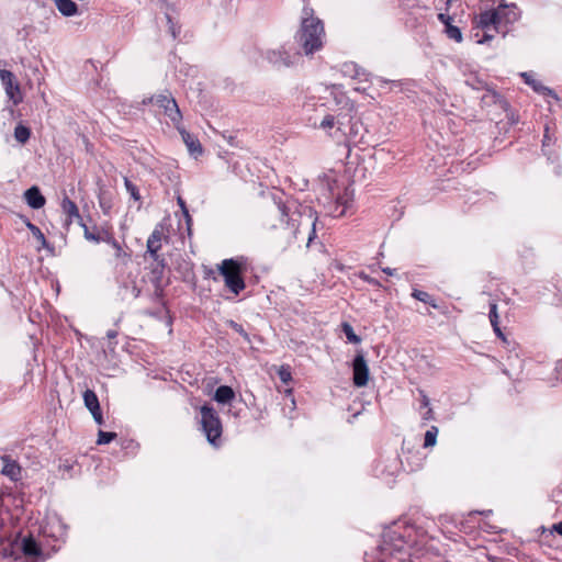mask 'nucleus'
I'll return each instance as SVG.
<instances>
[{
    "mask_svg": "<svg viewBox=\"0 0 562 562\" xmlns=\"http://www.w3.org/2000/svg\"><path fill=\"white\" fill-rule=\"evenodd\" d=\"M124 183H125L126 190L131 193V195L136 201L139 200V194H138L136 187L127 178L124 179Z\"/></svg>",
    "mask_w": 562,
    "mask_h": 562,
    "instance_id": "29",
    "label": "nucleus"
},
{
    "mask_svg": "<svg viewBox=\"0 0 562 562\" xmlns=\"http://www.w3.org/2000/svg\"><path fill=\"white\" fill-rule=\"evenodd\" d=\"M554 529L558 533L562 535V521L554 525Z\"/></svg>",
    "mask_w": 562,
    "mask_h": 562,
    "instance_id": "40",
    "label": "nucleus"
},
{
    "mask_svg": "<svg viewBox=\"0 0 562 562\" xmlns=\"http://www.w3.org/2000/svg\"><path fill=\"white\" fill-rule=\"evenodd\" d=\"M0 79L4 86L8 98L14 105L22 102V93L19 82L15 80L14 75L5 69L0 70Z\"/></svg>",
    "mask_w": 562,
    "mask_h": 562,
    "instance_id": "7",
    "label": "nucleus"
},
{
    "mask_svg": "<svg viewBox=\"0 0 562 562\" xmlns=\"http://www.w3.org/2000/svg\"><path fill=\"white\" fill-rule=\"evenodd\" d=\"M493 36H494V35H492V34L485 33V34H484V36H483V38H482V40H479L477 42H479V43H483V42L490 41V40H492V38H493Z\"/></svg>",
    "mask_w": 562,
    "mask_h": 562,
    "instance_id": "37",
    "label": "nucleus"
},
{
    "mask_svg": "<svg viewBox=\"0 0 562 562\" xmlns=\"http://www.w3.org/2000/svg\"><path fill=\"white\" fill-rule=\"evenodd\" d=\"M14 137L19 143L24 144L30 138V130L23 125H18L14 130Z\"/></svg>",
    "mask_w": 562,
    "mask_h": 562,
    "instance_id": "21",
    "label": "nucleus"
},
{
    "mask_svg": "<svg viewBox=\"0 0 562 562\" xmlns=\"http://www.w3.org/2000/svg\"><path fill=\"white\" fill-rule=\"evenodd\" d=\"M26 203L33 209H41L45 204V198L41 194L37 187L27 189L24 193Z\"/></svg>",
    "mask_w": 562,
    "mask_h": 562,
    "instance_id": "12",
    "label": "nucleus"
},
{
    "mask_svg": "<svg viewBox=\"0 0 562 562\" xmlns=\"http://www.w3.org/2000/svg\"><path fill=\"white\" fill-rule=\"evenodd\" d=\"M116 437L115 432L99 431L98 443L105 445L112 441Z\"/></svg>",
    "mask_w": 562,
    "mask_h": 562,
    "instance_id": "26",
    "label": "nucleus"
},
{
    "mask_svg": "<svg viewBox=\"0 0 562 562\" xmlns=\"http://www.w3.org/2000/svg\"><path fill=\"white\" fill-rule=\"evenodd\" d=\"M490 321L493 327L498 324L497 305L495 303L491 304Z\"/></svg>",
    "mask_w": 562,
    "mask_h": 562,
    "instance_id": "30",
    "label": "nucleus"
},
{
    "mask_svg": "<svg viewBox=\"0 0 562 562\" xmlns=\"http://www.w3.org/2000/svg\"><path fill=\"white\" fill-rule=\"evenodd\" d=\"M235 396V393L232 387L227 385H222L217 387L215 391L214 400L218 403H229Z\"/></svg>",
    "mask_w": 562,
    "mask_h": 562,
    "instance_id": "15",
    "label": "nucleus"
},
{
    "mask_svg": "<svg viewBox=\"0 0 562 562\" xmlns=\"http://www.w3.org/2000/svg\"><path fill=\"white\" fill-rule=\"evenodd\" d=\"M83 401H85L86 407L91 412L95 423L101 425L103 423V418H102V414L100 411L99 400H98L95 393L91 390H87L83 393Z\"/></svg>",
    "mask_w": 562,
    "mask_h": 562,
    "instance_id": "9",
    "label": "nucleus"
},
{
    "mask_svg": "<svg viewBox=\"0 0 562 562\" xmlns=\"http://www.w3.org/2000/svg\"><path fill=\"white\" fill-rule=\"evenodd\" d=\"M494 328V331L496 333V335L501 338H504V335L498 326V324L496 325V327H493Z\"/></svg>",
    "mask_w": 562,
    "mask_h": 562,
    "instance_id": "39",
    "label": "nucleus"
},
{
    "mask_svg": "<svg viewBox=\"0 0 562 562\" xmlns=\"http://www.w3.org/2000/svg\"><path fill=\"white\" fill-rule=\"evenodd\" d=\"M26 227L30 229V232L33 234V236L36 238V240L41 244L42 247L47 246L46 238L37 226L32 224L31 222H26Z\"/></svg>",
    "mask_w": 562,
    "mask_h": 562,
    "instance_id": "20",
    "label": "nucleus"
},
{
    "mask_svg": "<svg viewBox=\"0 0 562 562\" xmlns=\"http://www.w3.org/2000/svg\"><path fill=\"white\" fill-rule=\"evenodd\" d=\"M112 245L115 248V257L119 258V259H122L125 262L126 259H127L126 252L123 251V249L121 248V246L116 241L113 240Z\"/></svg>",
    "mask_w": 562,
    "mask_h": 562,
    "instance_id": "32",
    "label": "nucleus"
},
{
    "mask_svg": "<svg viewBox=\"0 0 562 562\" xmlns=\"http://www.w3.org/2000/svg\"><path fill=\"white\" fill-rule=\"evenodd\" d=\"M218 271L224 277L225 285L235 294H238L245 288V282L241 278V265L236 260H223L218 266Z\"/></svg>",
    "mask_w": 562,
    "mask_h": 562,
    "instance_id": "3",
    "label": "nucleus"
},
{
    "mask_svg": "<svg viewBox=\"0 0 562 562\" xmlns=\"http://www.w3.org/2000/svg\"><path fill=\"white\" fill-rule=\"evenodd\" d=\"M446 33L448 37L454 40L458 43L462 41V33L460 29L452 25L451 23H447Z\"/></svg>",
    "mask_w": 562,
    "mask_h": 562,
    "instance_id": "23",
    "label": "nucleus"
},
{
    "mask_svg": "<svg viewBox=\"0 0 562 562\" xmlns=\"http://www.w3.org/2000/svg\"><path fill=\"white\" fill-rule=\"evenodd\" d=\"M265 229L268 239L282 250L302 245L307 248L315 237V221L299 212L288 214L278 205L268 214Z\"/></svg>",
    "mask_w": 562,
    "mask_h": 562,
    "instance_id": "1",
    "label": "nucleus"
},
{
    "mask_svg": "<svg viewBox=\"0 0 562 562\" xmlns=\"http://www.w3.org/2000/svg\"><path fill=\"white\" fill-rule=\"evenodd\" d=\"M1 460L3 462V467L1 470L2 474L14 482L19 481L22 474V468L20 467V464L7 456L2 457Z\"/></svg>",
    "mask_w": 562,
    "mask_h": 562,
    "instance_id": "10",
    "label": "nucleus"
},
{
    "mask_svg": "<svg viewBox=\"0 0 562 562\" xmlns=\"http://www.w3.org/2000/svg\"><path fill=\"white\" fill-rule=\"evenodd\" d=\"M162 237H164L162 228L156 227L147 240V251L150 254L151 258L155 260L158 258L157 252L161 247Z\"/></svg>",
    "mask_w": 562,
    "mask_h": 562,
    "instance_id": "11",
    "label": "nucleus"
},
{
    "mask_svg": "<svg viewBox=\"0 0 562 562\" xmlns=\"http://www.w3.org/2000/svg\"><path fill=\"white\" fill-rule=\"evenodd\" d=\"M439 19L447 25V23H450V18L446 16L445 14H439Z\"/></svg>",
    "mask_w": 562,
    "mask_h": 562,
    "instance_id": "38",
    "label": "nucleus"
},
{
    "mask_svg": "<svg viewBox=\"0 0 562 562\" xmlns=\"http://www.w3.org/2000/svg\"><path fill=\"white\" fill-rule=\"evenodd\" d=\"M235 327L237 328L238 331H243V329L239 326L235 325Z\"/></svg>",
    "mask_w": 562,
    "mask_h": 562,
    "instance_id": "42",
    "label": "nucleus"
},
{
    "mask_svg": "<svg viewBox=\"0 0 562 562\" xmlns=\"http://www.w3.org/2000/svg\"><path fill=\"white\" fill-rule=\"evenodd\" d=\"M148 102L160 108L172 123H180L182 119L181 112L175 98L169 92L153 95L148 99Z\"/></svg>",
    "mask_w": 562,
    "mask_h": 562,
    "instance_id": "5",
    "label": "nucleus"
},
{
    "mask_svg": "<svg viewBox=\"0 0 562 562\" xmlns=\"http://www.w3.org/2000/svg\"><path fill=\"white\" fill-rule=\"evenodd\" d=\"M353 383L358 387L366 386L369 381V367L363 355L359 353L353 360Z\"/></svg>",
    "mask_w": 562,
    "mask_h": 562,
    "instance_id": "8",
    "label": "nucleus"
},
{
    "mask_svg": "<svg viewBox=\"0 0 562 562\" xmlns=\"http://www.w3.org/2000/svg\"><path fill=\"white\" fill-rule=\"evenodd\" d=\"M22 551L27 557H36L41 553V549L33 538H24L22 541Z\"/></svg>",
    "mask_w": 562,
    "mask_h": 562,
    "instance_id": "17",
    "label": "nucleus"
},
{
    "mask_svg": "<svg viewBox=\"0 0 562 562\" xmlns=\"http://www.w3.org/2000/svg\"><path fill=\"white\" fill-rule=\"evenodd\" d=\"M325 30L323 22L313 15L302 20L296 35L299 46L305 55H312L323 47Z\"/></svg>",
    "mask_w": 562,
    "mask_h": 562,
    "instance_id": "2",
    "label": "nucleus"
},
{
    "mask_svg": "<svg viewBox=\"0 0 562 562\" xmlns=\"http://www.w3.org/2000/svg\"><path fill=\"white\" fill-rule=\"evenodd\" d=\"M438 428L436 426H431L429 430L425 434L424 447L430 448L434 447L437 442Z\"/></svg>",
    "mask_w": 562,
    "mask_h": 562,
    "instance_id": "19",
    "label": "nucleus"
},
{
    "mask_svg": "<svg viewBox=\"0 0 562 562\" xmlns=\"http://www.w3.org/2000/svg\"><path fill=\"white\" fill-rule=\"evenodd\" d=\"M178 204L180 205L184 216L187 217V220L189 221L190 220V215H189V212H188V209L186 206V203L184 201L182 200V198H178Z\"/></svg>",
    "mask_w": 562,
    "mask_h": 562,
    "instance_id": "33",
    "label": "nucleus"
},
{
    "mask_svg": "<svg viewBox=\"0 0 562 562\" xmlns=\"http://www.w3.org/2000/svg\"><path fill=\"white\" fill-rule=\"evenodd\" d=\"M508 8L507 4L502 3L495 10L484 11L475 18L474 23L477 27L483 30H487L491 26L496 29L503 21L502 11H506Z\"/></svg>",
    "mask_w": 562,
    "mask_h": 562,
    "instance_id": "6",
    "label": "nucleus"
},
{
    "mask_svg": "<svg viewBox=\"0 0 562 562\" xmlns=\"http://www.w3.org/2000/svg\"><path fill=\"white\" fill-rule=\"evenodd\" d=\"M522 77L526 79V82L529 83V85H532L533 89L536 91H543V92H549L551 93V90H549L548 88L546 87H542L540 85H537L535 81H531L529 76L527 74H522Z\"/></svg>",
    "mask_w": 562,
    "mask_h": 562,
    "instance_id": "31",
    "label": "nucleus"
},
{
    "mask_svg": "<svg viewBox=\"0 0 562 562\" xmlns=\"http://www.w3.org/2000/svg\"><path fill=\"white\" fill-rule=\"evenodd\" d=\"M413 296L418 301L430 303L434 307H437V305L430 301V295L427 292L415 290Z\"/></svg>",
    "mask_w": 562,
    "mask_h": 562,
    "instance_id": "27",
    "label": "nucleus"
},
{
    "mask_svg": "<svg viewBox=\"0 0 562 562\" xmlns=\"http://www.w3.org/2000/svg\"><path fill=\"white\" fill-rule=\"evenodd\" d=\"M342 330H344L347 339L350 342L359 344L361 341L360 337L355 334V331H353L352 327L350 326V324L344 323L342 324Z\"/></svg>",
    "mask_w": 562,
    "mask_h": 562,
    "instance_id": "24",
    "label": "nucleus"
},
{
    "mask_svg": "<svg viewBox=\"0 0 562 562\" xmlns=\"http://www.w3.org/2000/svg\"><path fill=\"white\" fill-rule=\"evenodd\" d=\"M106 336H108L109 338H111V339H112V338H115V337H116V331H115V330H109V331H108V334H106Z\"/></svg>",
    "mask_w": 562,
    "mask_h": 562,
    "instance_id": "41",
    "label": "nucleus"
},
{
    "mask_svg": "<svg viewBox=\"0 0 562 562\" xmlns=\"http://www.w3.org/2000/svg\"><path fill=\"white\" fill-rule=\"evenodd\" d=\"M55 5L64 16H74L78 13V5L72 0H55Z\"/></svg>",
    "mask_w": 562,
    "mask_h": 562,
    "instance_id": "13",
    "label": "nucleus"
},
{
    "mask_svg": "<svg viewBox=\"0 0 562 562\" xmlns=\"http://www.w3.org/2000/svg\"><path fill=\"white\" fill-rule=\"evenodd\" d=\"M61 209L63 212L68 216L69 222H71L72 218H80L77 205L69 198L65 196L63 199Z\"/></svg>",
    "mask_w": 562,
    "mask_h": 562,
    "instance_id": "16",
    "label": "nucleus"
},
{
    "mask_svg": "<svg viewBox=\"0 0 562 562\" xmlns=\"http://www.w3.org/2000/svg\"><path fill=\"white\" fill-rule=\"evenodd\" d=\"M351 201H352V193H349L348 191H346L342 196L336 198V203L338 205L344 206V209L337 214V216H342L345 214V210H346V207H348V205L351 203Z\"/></svg>",
    "mask_w": 562,
    "mask_h": 562,
    "instance_id": "22",
    "label": "nucleus"
},
{
    "mask_svg": "<svg viewBox=\"0 0 562 562\" xmlns=\"http://www.w3.org/2000/svg\"><path fill=\"white\" fill-rule=\"evenodd\" d=\"M180 133H181L184 144L187 145V147L191 154H201L202 153V146L196 137H194L190 133L186 132L184 130L180 131Z\"/></svg>",
    "mask_w": 562,
    "mask_h": 562,
    "instance_id": "14",
    "label": "nucleus"
},
{
    "mask_svg": "<svg viewBox=\"0 0 562 562\" xmlns=\"http://www.w3.org/2000/svg\"><path fill=\"white\" fill-rule=\"evenodd\" d=\"M202 427L210 443L216 446L222 434V424L214 409L209 406L201 407Z\"/></svg>",
    "mask_w": 562,
    "mask_h": 562,
    "instance_id": "4",
    "label": "nucleus"
},
{
    "mask_svg": "<svg viewBox=\"0 0 562 562\" xmlns=\"http://www.w3.org/2000/svg\"><path fill=\"white\" fill-rule=\"evenodd\" d=\"M422 404L424 407H427V408L429 407L430 402H429L428 396L425 394L422 395Z\"/></svg>",
    "mask_w": 562,
    "mask_h": 562,
    "instance_id": "36",
    "label": "nucleus"
},
{
    "mask_svg": "<svg viewBox=\"0 0 562 562\" xmlns=\"http://www.w3.org/2000/svg\"><path fill=\"white\" fill-rule=\"evenodd\" d=\"M335 117L333 115H327L323 119L319 126L323 130H329L335 126Z\"/></svg>",
    "mask_w": 562,
    "mask_h": 562,
    "instance_id": "28",
    "label": "nucleus"
},
{
    "mask_svg": "<svg viewBox=\"0 0 562 562\" xmlns=\"http://www.w3.org/2000/svg\"><path fill=\"white\" fill-rule=\"evenodd\" d=\"M85 237L88 239V240H92V241H99L101 238L93 234V233H90L88 231V228H85Z\"/></svg>",
    "mask_w": 562,
    "mask_h": 562,
    "instance_id": "34",
    "label": "nucleus"
},
{
    "mask_svg": "<svg viewBox=\"0 0 562 562\" xmlns=\"http://www.w3.org/2000/svg\"><path fill=\"white\" fill-rule=\"evenodd\" d=\"M278 375L283 383H289L292 379L289 366H281L278 370Z\"/></svg>",
    "mask_w": 562,
    "mask_h": 562,
    "instance_id": "25",
    "label": "nucleus"
},
{
    "mask_svg": "<svg viewBox=\"0 0 562 562\" xmlns=\"http://www.w3.org/2000/svg\"><path fill=\"white\" fill-rule=\"evenodd\" d=\"M424 420H431L434 419V411L432 408L428 407L426 413L424 414V417H423Z\"/></svg>",
    "mask_w": 562,
    "mask_h": 562,
    "instance_id": "35",
    "label": "nucleus"
},
{
    "mask_svg": "<svg viewBox=\"0 0 562 562\" xmlns=\"http://www.w3.org/2000/svg\"><path fill=\"white\" fill-rule=\"evenodd\" d=\"M509 8L506 11H502L503 21L502 23H513L518 20L519 12L515 4H507Z\"/></svg>",
    "mask_w": 562,
    "mask_h": 562,
    "instance_id": "18",
    "label": "nucleus"
}]
</instances>
